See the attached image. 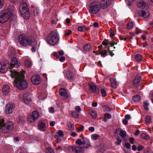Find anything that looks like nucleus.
Instances as JSON below:
<instances>
[{
    "instance_id": "nucleus-19",
    "label": "nucleus",
    "mask_w": 153,
    "mask_h": 153,
    "mask_svg": "<svg viewBox=\"0 0 153 153\" xmlns=\"http://www.w3.org/2000/svg\"><path fill=\"white\" fill-rule=\"evenodd\" d=\"M7 70L6 64L3 61L1 62L0 63V72L4 73L6 72Z\"/></svg>"
},
{
    "instance_id": "nucleus-32",
    "label": "nucleus",
    "mask_w": 153,
    "mask_h": 153,
    "mask_svg": "<svg viewBox=\"0 0 153 153\" xmlns=\"http://www.w3.org/2000/svg\"><path fill=\"white\" fill-rule=\"evenodd\" d=\"M111 118V115L110 114L107 113L104 114L103 120L104 121L106 122L108 119H110Z\"/></svg>"
},
{
    "instance_id": "nucleus-8",
    "label": "nucleus",
    "mask_w": 153,
    "mask_h": 153,
    "mask_svg": "<svg viewBox=\"0 0 153 153\" xmlns=\"http://www.w3.org/2000/svg\"><path fill=\"white\" fill-rule=\"evenodd\" d=\"M85 148V146H83L82 147H81L80 146H70L68 149L69 151L71 152H73L75 153H83V149Z\"/></svg>"
},
{
    "instance_id": "nucleus-9",
    "label": "nucleus",
    "mask_w": 153,
    "mask_h": 153,
    "mask_svg": "<svg viewBox=\"0 0 153 153\" xmlns=\"http://www.w3.org/2000/svg\"><path fill=\"white\" fill-rule=\"evenodd\" d=\"M21 65L18 59L15 57L12 58L10 60V63L9 65L10 68H12L13 67L17 68Z\"/></svg>"
},
{
    "instance_id": "nucleus-17",
    "label": "nucleus",
    "mask_w": 153,
    "mask_h": 153,
    "mask_svg": "<svg viewBox=\"0 0 153 153\" xmlns=\"http://www.w3.org/2000/svg\"><path fill=\"white\" fill-rule=\"evenodd\" d=\"M65 76L69 80H72L74 79V75L71 71H68L65 73Z\"/></svg>"
},
{
    "instance_id": "nucleus-50",
    "label": "nucleus",
    "mask_w": 153,
    "mask_h": 153,
    "mask_svg": "<svg viewBox=\"0 0 153 153\" xmlns=\"http://www.w3.org/2000/svg\"><path fill=\"white\" fill-rule=\"evenodd\" d=\"M99 137L98 134H92L91 136V138L93 140H96Z\"/></svg>"
},
{
    "instance_id": "nucleus-63",
    "label": "nucleus",
    "mask_w": 153,
    "mask_h": 153,
    "mask_svg": "<svg viewBox=\"0 0 153 153\" xmlns=\"http://www.w3.org/2000/svg\"><path fill=\"white\" fill-rule=\"evenodd\" d=\"M89 130L93 132L94 131V127H91L89 128Z\"/></svg>"
},
{
    "instance_id": "nucleus-18",
    "label": "nucleus",
    "mask_w": 153,
    "mask_h": 153,
    "mask_svg": "<svg viewBox=\"0 0 153 153\" xmlns=\"http://www.w3.org/2000/svg\"><path fill=\"white\" fill-rule=\"evenodd\" d=\"M59 93L60 96L64 99H67L68 97L66 90L63 88H61L59 90Z\"/></svg>"
},
{
    "instance_id": "nucleus-30",
    "label": "nucleus",
    "mask_w": 153,
    "mask_h": 153,
    "mask_svg": "<svg viewBox=\"0 0 153 153\" xmlns=\"http://www.w3.org/2000/svg\"><path fill=\"white\" fill-rule=\"evenodd\" d=\"M16 153H27V151L25 148L22 147L17 150Z\"/></svg>"
},
{
    "instance_id": "nucleus-51",
    "label": "nucleus",
    "mask_w": 153,
    "mask_h": 153,
    "mask_svg": "<svg viewBox=\"0 0 153 153\" xmlns=\"http://www.w3.org/2000/svg\"><path fill=\"white\" fill-rule=\"evenodd\" d=\"M91 49V46L90 44H87V51H89Z\"/></svg>"
},
{
    "instance_id": "nucleus-4",
    "label": "nucleus",
    "mask_w": 153,
    "mask_h": 153,
    "mask_svg": "<svg viewBox=\"0 0 153 153\" xmlns=\"http://www.w3.org/2000/svg\"><path fill=\"white\" fill-rule=\"evenodd\" d=\"M59 41V38L58 33L53 31L49 34L47 38V41L48 44L52 45H55L57 44Z\"/></svg>"
},
{
    "instance_id": "nucleus-49",
    "label": "nucleus",
    "mask_w": 153,
    "mask_h": 153,
    "mask_svg": "<svg viewBox=\"0 0 153 153\" xmlns=\"http://www.w3.org/2000/svg\"><path fill=\"white\" fill-rule=\"evenodd\" d=\"M101 93L102 96L103 97H105L106 95V92L105 90L104 89H102L101 90Z\"/></svg>"
},
{
    "instance_id": "nucleus-15",
    "label": "nucleus",
    "mask_w": 153,
    "mask_h": 153,
    "mask_svg": "<svg viewBox=\"0 0 153 153\" xmlns=\"http://www.w3.org/2000/svg\"><path fill=\"white\" fill-rule=\"evenodd\" d=\"M110 3V0H101V4L102 8L104 9L107 8Z\"/></svg>"
},
{
    "instance_id": "nucleus-26",
    "label": "nucleus",
    "mask_w": 153,
    "mask_h": 153,
    "mask_svg": "<svg viewBox=\"0 0 153 153\" xmlns=\"http://www.w3.org/2000/svg\"><path fill=\"white\" fill-rule=\"evenodd\" d=\"M67 125L68 129L70 130H73L74 129V125L70 121H68L67 123Z\"/></svg>"
},
{
    "instance_id": "nucleus-1",
    "label": "nucleus",
    "mask_w": 153,
    "mask_h": 153,
    "mask_svg": "<svg viewBox=\"0 0 153 153\" xmlns=\"http://www.w3.org/2000/svg\"><path fill=\"white\" fill-rule=\"evenodd\" d=\"M10 75L11 77L14 78V81L16 87L19 89H23L26 88L27 86V83L26 81L23 79L24 77L25 71L22 70L21 73H19L14 70H9Z\"/></svg>"
},
{
    "instance_id": "nucleus-57",
    "label": "nucleus",
    "mask_w": 153,
    "mask_h": 153,
    "mask_svg": "<svg viewBox=\"0 0 153 153\" xmlns=\"http://www.w3.org/2000/svg\"><path fill=\"white\" fill-rule=\"evenodd\" d=\"M65 60V58L64 56H62L60 57L59 60L61 62H63Z\"/></svg>"
},
{
    "instance_id": "nucleus-14",
    "label": "nucleus",
    "mask_w": 153,
    "mask_h": 153,
    "mask_svg": "<svg viewBox=\"0 0 153 153\" xmlns=\"http://www.w3.org/2000/svg\"><path fill=\"white\" fill-rule=\"evenodd\" d=\"M23 97V100L26 104H28L32 100L31 96L28 93H26L24 94Z\"/></svg>"
},
{
    "instance_id": "nucleus-64",
    "label": "nucleus",
    "mask_w": 153,
    "mask_h": 153,
    "mask_svg": "<svg viewBox=\"0 0 153 153\" xmlns=\"http://www.w3.org/2000/svg\"><path fill=\"white\" fill-rule=\"evenodd\" d=\"M109 44L111 46H113L114 45H116V44L114 42H109Z\"/></svg>"
},
{
    "instance_id": "nucleus-40",
    "label": "nucleus",
    "mask_w": 153,
    "mask_h": 153,
    "mask_svg": "<svg viewBox=\"0 0 153 153\" xmlns=\"http://www.w3.org/2000/svg\"><path fill=\"white\" fill-rule=\"evenodd\" d=\"M151 122V120L150 117L149 116H146L145 119L146 123L147 124H149Z\"/></svg>"
},
{
    "instance_id": "nucleus-48",
    "label": "nucleus",
    "mask_w": 153,
    "mask_h": 153,
    "mask_svg": "<svg viewBox=\"0 0 153 153\" xmlns=\"http://www.w3.org/2000/svg\"><path fill=\"white\" fill-rule=\"evenodd\" d=\"M109 41L108 39H105L102 42V44L104 45L107 46L109 44Z\"/></svg>"
},
{
    "instance_id": "nucleus-23",
    "label": "nucleus",
    "mask_w": 153,
    "mask_h": 153,
    "mask_svg": "<svg viewBox=\"0 0 153 153\" xmlns=\"http://www.w3.org/2000/svg\"><path fill=\"white\" fill-rule=\"evenodd\" d=\"M39 129L42 131H45L46 129L44 123L42 121H40L38 124Z\"/></svg>"
},
{
    "instance_id": "nucleus-29",
    "label": "nucleus",
    "mask_w": 153,
    "mask_h": 153,
    "mask_svg": "<svg viewBox=\"0 0 153 153\" xmlns=\"http://www.w3.org/2000/svg\"><path fill=\"white\" fill-rule=\"evenodd\" d=\"M64 134H56L55 137L57 139V142L59 143L61 140L63 139Z\"/></svg>"
},
{
    "instance_id": "nucleus-62",
    "label": "nucleus",
    "mask_w": 153,
    "mask_h": 153,
    "mask_svg": "<svg viewBox=\"0 0 153 153\" xmlns=\"http://www.w3.org/2000/svg\"><path fill=\"white\" fill-rule=\"evenodd\" d=\"M126 132L124 130H121L120 132H119V134H126Z\"/></svg>"
},
{
    "instance_id": "nucleus-38",
    "label": "nucleus",
    "mask_w": 153,
    "mask_h": 153,
    "mask_svg": "<svg viewBox=\"0 0 153 153\" xmlns=\"http://www.w3.org/2000/svg\"><path fill=\"white\" fill-rule=\"evenodd\" d=\"M46 98V94L45 93H42L39 96V98L41 100L45 99Z\"/></svg>"
},
{
    "instance_id": "nucleus-7",
    "label": "nucleus",
    "mask_w": 153,
    "mask_h": 153,
    "mask_svg": "<svg viewBox=\"0 0 153 153\" xmlns=\"http://www.w3.org/2000/svg\"><path fill=\"white\" fill-rule=\"evenodd\" d=\"M89 12L92 14L97 13L100 9V3L97 1H94L91 3L89 6Z\"/></svg>"
},
{
    "instance_id": "nucleus-27",
    "label": "nucleus",
    "mask_w": 153,
    "mask_h": 153,
    "mask_svg": "<svg viewBox=\"0 0 153 153\" xmlns=\"http://www.w3.org/2000/svg\"><path fill=\"white\" fill-rule=\"evenodd\" d=\"M110 81L111 87L114 88H116L117 86L115 80L113 78H110Z\"/></svg>"
},
{
    "instance_id": "nucleus-46",
    "label": "nucleus",
    "mask_w": 153,
    "mask_h": 153,
    "mask_svg": "<svg viewBox=\"0 0 153 153\" xmlns=\"http://www.w3.org/2000/svg\"><path fill=\"white\" fill-rule=\"evenodd\" d=\"M149 105V104L146 102H145L144 103V107L145 109V110L147 111H148L149 108L148 107V105Z\"/></svg>"
},
{
    "instance_id": "nucleus-36",
    "label": "nucleus",
    "mask_w": 153,
    "mask_h": 153,
    "mask_svg": "<svg viewBox=\"0 0 153 153\" xmlns=\"http://www.w3.org/2000/svg\"><path fill=\"white\" fill-rule=\"evenodd\" d=\"M135 58L137 61H141L142 59V56L140 54H137L135 56Z\"/></svg>"
},
{
    "instance_id": "nucleus-31",
    "label": "nucleus",
    "mask_w": 153,
    "mask_h": 153,
    "mask_svg": "<svg viewBox=\"0 0 153 153\" xmlns=\"http://www.w3.org/2000/svg\"><path fill=\"white\" fill-rule=\"evenodd\" d=\"M36 120L39 117V113L36 111H34L32 112L31 114Z\"/></svg>"
},
{
    "instance_id": "nucleus-45",
    "label": "nucleus",
    "mask_w": 153,
    "mask_h": 153,
    "mask_svg": "<svg viewBox=\"0 0 153 153\" xmlns=\"http://www.w3.org/2000/svg\"><path fill=\"white\" fill-rule=\"evenodd\" d=\"M47 153H54V152L51 148L48 147L47 149Z\"/></svg>"
},
{
    "instance_id": "nucleus-44",
    "label": "nucleus",
    "mask_w": 153,
    "mask_h": 153,
    "mask_svg": "<svg viewBox=\"0 0 153 153\" xmlns=\"http://www.w3.org/2000/svg\"><path fill=\"white\" fill-rule=\"evenodd\" d=\"M134 26V24L132 22H131L128 23L127 25V28L129 29H131Z\"/></svg>"
},
{
    "instance_id": "nucleus-13",
    "label": "nucleus",
    "mask_w": 153,
    "mask_h": 153,
    "mask_svg": "<svg viewBox=\"0 0 153 153\" xmlns=\"http://www.w3.org/2000/svg\"><path fill=\"white\" fill-rule=\"evenodd\" d=\"M137 7L140 9H148L149 6L147 3L143 0L140 1L137 4Z\"/></svg>"
},
{
    "instance_id": "nucleus-55",
    "label": "nucleus",
    "mask_w": 153,
    "mask_h": 153,
    "mask_svg": "<svg viewBox=\"0 0 153 153\" xmlns=\"http://www.w3.org/2000/svg\"><path fill=\"white\" fill-rule=\"evenodd\" d=\"M125 147L127 149L130 148L131 147V145L129 143H126L125 144Z\"/></svg>"
},
{
    "instance_id": "nucleus-10",
    "label": "nucleus",
    "mask_w": 153,
    "mask_h": 153,
    "mask_svg": "<svg viewBox=\"0 0 153 153\" xmlns=\"http://www.w3.org/2000/svg\"><path fill=\"white\" fill-rule=\"evenodd\" d=\"M15 108V105L13 103H7L5 107V111L7 114H10L12 113Z\"/></svg>"
},
{
    "instance_id": "nucleus-28",
    "label": "nucleus",
    "mask_w": 153,
    "mask_h": 153,
    "mask_svg": "<svg viewBox=\"0 0 153 153\" xmlns=\"http://www.w3.org/2000/svg\"><path fill=\"white\" fill-rule=\"evenodd\" d=\"M90 89L92 90L93 92H94L96 90V87L95 84L93 82H91L88 83Z\"/></svg>"
},
{
    "instance_id": "nucleus-54",
    "label": "nucleus",
    "mask_w": 153,
    "mask_h": 153,
    "mask_svg": "<svg viewBox=\"0 0 153 153\" xmlns=\"http://www.w3.org/2000/svg\"><path fill=\"white\" fill-rule=\"evenodd\" d=\"M72 32L71 31V30H69L68 32H65V36H69Z\"/></svg>"
},
{
    "instance_id": "nucleus-20",
    "label": "nucleus",
    "mask_w": 153,
    "mask_h": 153,
    "mask_svg": "<svg viewBox=\"0 0 153 153\" xmlns=\"http://www.w3.org/2000/svg\"><path fill=\"white\" fill-rule=\"evenodd\" d=\"M95 149L99 152H103L105 150V145L103 143L100 144L95 147Z\"/></svg>"
},
{
    "instance_id": "nucleus-47",
    "label": "nucleus",
    "mask_w": 153,
    "mask_h": 153,
    "mask_svg": "<svg viewBox=\"0 0 153 153\" xmlns=\"http://www.w3.org/2000/svg\"><path fill=\"white\" fill-rule=\"evenodd\" d=\"M143 153H153V152L150 148H148L144 151Z\"/></svg>"
},
{
    "instance_id": "nucleus-21",
    "label": "nucleus",
    "mask_w": 153,
    "mask_h": 153,
    "mask_svg": "<svg viewBox=\"0 0 153 153\" xmlns=\"http://www.w3.org/2000/svg\"><path fill=\"white\" fill-rule=\"evenodd\" d=\"M141 80V77L139 75L137 76L134 80L133 84L135 87H138L140 85V82Z\"/></svg>"
},
{
    "instance_id": "nucleus-3",
    "label": "nucleus",
    "mask_w": 153,
    "mask_h": 153,
    "mask_svg": "<svg viewBox=\"0 0 153 153\" xmlns=\"http://www.w3.org/2000/svg\"><path fill=\"white\" fill-rule=\"evenodd\" d=\"M18 41L22 45L26 46L28 45L34 46L37 44V41L34 39H29L24 34H22L18 36Z\"/></svg>"
},
{
    "instance_id": "nucleus-39",
    "label": "nucleus",
    "mask_w": 153,
    "mask_h": 153,
    "mask_svg": "<svg viewBox=\"0 0 153 153\" xmlns=\"http://www.w3.org/2000/svg\"><path fill=\"white\" fill-rule=\"evenodd\" d=\"M71 115L75 118H77L79 117V114L75 111L71 112Z\"/></svg>"
},
{
    "instance_id": "nucleus-42",
    "label": "nucleus",
    "mask_w": 153,
    "mask_h": 153,
    "mask_svg": "<svg viewBox=\"0 0 153 153\" xmlns=\"http://www.w3.org/2000/svg\"><path fill=\"white\" fill-rule=\"evenodd\" d=\"M84 127L82 125H81L79 127H76V129L77 132L78 133L82 131L83 130Z\"/></svg>"
},
{
    "instance_id": "nucleus-24",
    "label": "nucleus",
    "mask_w": 153,
    "mask_h": 153,
    "mask_svg": "<svg viewBox=\"0 0 153 153\" xmlns=\"http://www.w3.org/2000/svg\"><path fill=\"white\" fill-rule=\"evenodd\" d=\"M89 113L93 118L95 119L97 117V113L94 110L91 109L89 112Z\"/></svg>"
},
{
    "instance_id": "nucleus-25",
    "label": "nucleus",
    "mask_w": 153,
    "mask_h": 153,
    "mask_svg": "<svg viewBox=\"0 0 153 153\" xmlns=\"http://www.w3.org/2000/svg\"><path fill=\"white\" fill-rule=\"evenodd\" d=\"M27 121L30 123H34L36 120L31 115H29L27 117Z\"/></svg>"
},
{
    "instance_id": "nucleus-60",
    "label": "nucleus",
    "mask_w": 153,
    "mask_h": 153,
    "mask_svg": "<svg viewBox=\"0 0 153 153\" xmlns=\"http://www.w3.org/2000/svg\"><path fill=\"white\" fill-rule=\"evenodd\" d=\"M134 139L133 137H131L129 139V141L131 144H133L134 143Z\"/></svg>"
},
{
    "instance_id": "nucleus-61",
    "label": "nucleus",
    "mask_w": 153,
    "mask_h": 153,
    "mask_svg": "<svg viewBox=\"0 0 153 153\" xmlns=\"http://www.w3.org/2000/svg\"><path fill=\"white\" fill-rule=\"evenodd\" d=\"M125 119L126 120L129 119L131 118V116L128 114H127L125 116Z\"/></svg>"
},
{
    "instance_id": "nucleus-37",
    "label": "nucleus",
    "mask_w": 153,
    "mask_h": 153,
    "mask_svg": "<svg viewBox=\"0 0 153 153\" xmlns=\"http://www.w3.org/2000/svg\"><path fill=\"white\" fill-rule=\"evenodd\" d=\"M25 67L27 68H30L32 65V64L31 62L28 60H26L25 62Z\"/></svg>"
},
{
    "instance_id": "nucleus-16",
    "label": "nucleus",
    "mask_w": 153,
    "mask_h": 153,
    "mask_svg": "<svg viewBox=\"0 0 153 153\" xmlns=\"http://www.w3.org/2000/svg\"><path fill=\"white\" fill-rule=\"evenodd\" d=\"M140 16L143 17L147 19L150 16V13L147 10H142L140 11L139 12Z\"/></svg>"
},
{
    "instance_id": "nucleus-11",
    "label": "nucleus",
    "mask_w": 153,
    "mask_h": 153,
    "mask_svg": "<svg viewBox=\"0 0 153 153\" xmlns=\"http://www.w3.org/2000/svg\"><path fill=\"white\" fill-rule=\"evenodd\" d=\"M120 137L117 136L116 138V141L115 143L116 145H119L121 143L122 140L121 138L123 140H127L128 139V137L126 134H120Z\"/></svg>"
},
{
    "instance_id": "nucleus-6",
    "label": "nucleus",
    "mask_w": 153,
    "mask_h": 153,
    "mask_svg": "<svg viewBox=\"0 0 153 153\" xmlns=\"http://www.w3.org/2000/svg\"><path fill=\"white\" fill-rule=\"evenodd\" d=\"M3 120L2 122L0 124V128L2 132L6 134L9 132L13 126V123L10 121H7L6 123H4Z\"/></svg>"
},
{
    "instance_id": "nucleus-43",
    "label": "nucleus",
    "mask_w": 153,
    "mask_h": 153,
    "mask_svg": "<svg viewBox=\"0 0 153 153\" xmlns=\"http://www.w3.org/2000/svg\"><path fill=\"white\" fill-rule=\"evenodd\" d=\"M141 137L145 140H148L150 138L148 134H141Z\"/></svg>"
},
{
    "instance_id": "nucleus-22",
    "label": "nucleus",
    "mask_w": 153,
    "mask_h": 153,
    "mask_svg": "<svg viewBox=\"0 0 153 153\" xmlns=\"http://www.w3.org/2000/svg\"><path fill=\"white\" fill-rule=\"evenodd\" d=\"M10 91V88L9 86L7 85H4L2 89V92L4 95H6L8 94Z\"/></svg>"
},
{
    "instance_id": "nucleus-53",
    "label": "nucleus",
    "mask_w": 153,
    "mask_h": 153,
    "mask_svg": "<svg viewBox=\"0 0 153 153\" xmlns=\"http://www.w3.org/2000/svg\"><path fill=\"white\" fill-rule=\"evenodd\" d=\"M143 148L142 146L140 145L137 147V149L138 151H140L143 149Z\"/></svg>"
},
{
    "instance_id": "nucleus-2",
    "label": "nucleus",
    "mask_w": 153,
    "mask_h": 153,
    "mask_svg": "<svg viewBox=\"0 0 153 153\" xmlns=\"http://www.w3.org/2000/svg\"><path fill=\"white\" fill-rule=\"evenodd\" d=\"M16 12L15 8L13 6H10L8 8L0 13V22L4 23L7 21L12 15Z\"/></svg>"
},
{
    "instance_id": "nucleus-52",
    "label": "nucleus",
    "mask_w": 153,
    "mask_h": 153,
    "mask_svg": "<svg viewBox=\"0 0 153 153\" xmlns=\"http://www.w3.org/2000/svg\"><path fill=\"white\" fill-rule=\"evenodd\" d=\"M49 112L52 113H53L54 112V108L53 107H51L49 108Z\"/></svg>"
},
{
    "instance_id": "nucleus-5",
    "label": "nucleus",
    "mask_w": 153,
    "mask_h": 153,
    "mask_svg": "<svg viewBox=\"0 0 153 153\" xmlns=\"http://www.w3.org/2000/svg\"><path fill=\"white\" fill-rule=\"evenodd\" d=\"M19 11L21 16L26 19H29L30 13L27 4L25 2L21 3L19 6Z\"/></svg>"
},
{
    "instance_id": "nucleus-35",
    "label": "nucleus",
    "mask_w": 153,
    "mask_h": 153,
    "mask_svg": "<svg viewBox=\"0 0 153 153\" xmlns=\"http://www.w3.org/2000/svg\"><path fill=\"white\" fill-rule=\"evenodd\" d=\"M78 30L81 32H84L86 31V27L85 26L79 27L78 28Z\"/></svg>"
},
{
    "instance_id": "nucleus-41",
    "label": "nucleus",
    "mask_w": 153,
    "mask_h": 153,
    "mask_svg": "<svg viewBox=\"0 0 153 153\" xmlns=\"http://www.w3.org/2000/svg\"><path fill=\"white\" fill-rule=\"evenodd\" d=\"M107 51H106V50H105V51H102L101 52V53L100 52L99 54H96L97 55H99L100 54H101L102 56L104 57L107 55Z\"/></svg>"
},
{
    "instance_id": "nucleus-56",
    "label": "nucleus",
    "mask_w": 153,
    "mask_h": 153,
    "mask_svg": "<svg viewBox=\"0 0 153 153\" xmlns=\"http://www.w3.org/2000/svg\"><path fill=\"white\" fill-rule=\"evenodd\" d=\"M4 1L3 0H0V9L4 5Z\"/></svg>"
},
{
    "instance_id": "nucleus-12",
    "label": "nucleus",
    "mask_w": 153,
    "mask_h": 153,
    "mask_svg": "<svg viewBox=\"0 0 153 153\" xmlns=\"http://www.w3.org/2000/svg\"><path fill=\"white\" fill-rule=\"evenodd\" d=\"M31 80L33 84L36 85L39 84L41 82L40 76L38 74L33 76L31 77Z\"/></svg>"
},
{
    "instance_id": "nucleus-34",
    "label": "nucleus",
    "mask_w": 153,
    "mask_h": 153,
    "mask_svg": "<svg viewBox=\"0 0 153 153\" xmlns=\"http://www.w3.org/2000/svg\"><path fill=\"white\" fill-rule=\"evenodd\" d=\"M132 99L135 102H138L140 100V97L138 95H136L133 97Z\"/></svg>"
},
{
    "instance_id": "nucleus-33",
    "label": "nucleus",
    "mask_w": 153,
    "mask_h": 153,
    "mask_svg": "<svg viewBox=\"0 0 153 153\" xmlns=\"http://www.w3.org/2000/svg\"><path fill=\"white\" fill-rule=\"evenodd\" d=\"M76 144L79 145L80 146L82 145L84 146V144L85 143V142L84 140L83 141H82L80 139H78L76 141Z\"/></svg>"
},
{
    "instance_id": "nucleus-58",
    "label": "nucleus",
    "mask_w": 153,
    "mask_h": 153,
    "mask_svg": "<svg viewBox=\"0 0 153 153\" xmlns=\"http://www.w3.org/2000/svg\"><path fill=\"white\" fill-rule=\"evenodd\" d=\"M75 109V110H76V111L78 112L80 111L81 110L80 107L79 106H76V107Z\"/></svg>"
},
{
    "instance_id": "nucleus-59",
    "label": "nucleus",
    "mask_w": 153,
    "mask_h": 153,
    "mask_svg": "<svg viewBox=\"0 0 153 153\" xmlns=\"http://www.w3.org/2000/svg\"><path fill=\"white\" fill-rule=\"evenodd\" d=\"M123 123L125 125H127L128 124L127 120L126 119H124L123 120Z\"/></svg>"
}]
</instances>
